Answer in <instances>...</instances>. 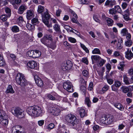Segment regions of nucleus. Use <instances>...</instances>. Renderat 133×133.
<instances>
[{"label": "nucleus", "instance_id": "58", "mask_svg": "<svg viewBox=\"0 0 133 133\" xmlns=\"http://www.w3.org/2000/svg\"><path fill=\"white\" fill-rule=\"evenodd\" d=\"M48 97L49 99L52 100H55L56 99L55 98L51 95H48Z\"/></svg>", "mask_w": 133, "mask_h": 133}, {"label": "nucleus", "instance_id": "38", "mask_svg": "<svg viewBox=\"0 0 133 133\" xmlns=\"http://www.w3.org/2000/svg\"><path fill=\"white\" fill-rule=\"evenodd\" d=\"M106 116L100 118V121L101 123L104 124H107Z\"/></svg>", "mask_w": 133, "mask_h": 133}, {"label": "nucleus", "instance_id": "24", "mask_svg": "<svg viewBox=\"0 0 133 133\" xmlns=\"http://www.w3.org/2000/svg\"><path fill=\"white\" fill-rule=\"evenodd\" d=\"M92 64H94V61H97L100 60L101 59V57L98 55H92L91 56Z\"/></svg>", "mask_w": 133, "mask_h": 133}, {"label": "nucleus", "instance_id": "22", "mask_svg": "<svg viewBox=\"0 0 133 133\" xmlns=\"http://www.w3.org/2000/svg\"><path fill=\"white\" fill-rule=\"evenodd\" d=\"M51 41V43L50 44H49V46H47L49 47L50 48L52 49H54L56 46V41H54L53 40L52 41Z\"/></svg>", "mask_w": 133, "mask_h": 133}, {"label": "nucleus", "instance_id": "21", "mask_svg": "<svg viewBox=\"0 0 133 133\" xmlns=\"http://www.w3.org/2000/svg\"><path fill=\"white\" fill-rule=\"evenodd\" d=\"M114 106L118 109L122 111L124 110V108L123 106L120 103H116L114 104Z\"/></svg>", "mask_w": 133, "mask_h": 133}, {"label": "nucleus", "instance_id": "15", "mask_svg": "<svg viewBox=\"0 0 133 133\" xmlns=\"http://www.w3.org/2000/svg\"><path fill=\"white\" fill-rule=\"evenodd\" d=\"M27 65L29 67L32 69L34 68L37 66V64L35 61H30L28 63Z\"/></svg>", "mask_w": 133, "mask_h": 133}, {"label": "nucleus", "instance_id": "59", "mask_svg": "<svg viewBox=\"0 0 133 133\" xmlns=\"http://www.w3.org/2000/svg\"><path fill=\"white\" fill-rule=\"evenodd\" d=\"M24 21L23 18L22 16H20L17 19V21L18 22L21 23Z\"/></svg>", "mask_w": 133, "mask_h": 133}, {"label": "nucleus", "instance_id": "62", "mask_svg": "<svg viewBox=\"0 0 133 133\" xmlns=\"http://www.w3.org/2000/svg\"><path fill=\"white\" fill-rule=\"evenodd\" d=\"M44 123V121L43 120H41L38 121V124L40 126H42Z\"/></svg>", "mask_w": 133, "mask_h": 133}, {"label": "nucleus", "instance_id": "32", "mask_svg": "<svg viewBox=\"0 0 133 133\" xmlns=\"http://www.w3.org/2000/svg\"><path fill=\"white\" fill-rule=\"evenodd\" d=\"M123 77L124 81L125 84L127 85L130 84V83L128 80L127 76L126 75H124Z\"/></svg>", "mask_w": 133, "mask_h": 133}, {"label": "nucleus", "instance_id": "28", "mask_svg": "<svg viewBox=\"0 0 133 133\" xmlns=\"http://www.w3.org/2000/svg\"><path fill=\"white\" fill-rule=\"evenodd\" d=\"M79 111L80 116L81 117H83L85 116V113L84 109L82 108H81L79 110Z\"/></svg>", "mask_w": 133, "mask_h": 133}, {"label": "nucleus", "instance_id": "44", "mask_svg": "<svg viewBox=\"0 0 133 133\" xmlns=\"http://www.w3.org/2000/svg\"><path fill=\"white\" fill-rule=\"evenodd\" d=\"M5 11L6 13L8 14V15H10V16L11 15V11L10 9L7 7H6L5 8Z\"/></svg>", "mask_w": 133, "mask_h": 133}, {"label": "nucleus", "instance_id": "17", "mask_svg": "<svg viewBox=\"0 0 133 133\" xmlns=\"http://www.w3.org/2000/svg\"><path fill=\"white\" fill-rule=\"evenodd\" d=\"M33 58H37L39 57L41 55V52L37 50H33Z\"/></svg>", "mask_w": 133, "mask_h": 133}, {"label": "nucleus", "instance_id": "10", "mask_svg": "<svg viewBox=\"0 0 133 133\" xmlns=\"http://www.w3.org/2000/svg\"><path fill=\"white\" fill-rule=\"evenodd\" d=\"M34 79L36 83L38 86L40 87H42L44 85L43 82L38 75H36L34 76Z\"/></svg>", "mask_w": 133, "mask_h": 133}, {"label": "nucleus", "instance_id": "19", "mask_svg": "<svg viewBox=\"0 0 133 133\" xmlns=\"http://www.w3.org/2000/svg\"><path fill=\"white\" fill-rule=\"evenodd\" d=\"M8 123V120L5 118V117L0 119V123L4 126L7 125Z\"/></svg>", "mask_w": 133, "mask_h": 133}, {"label": "nucleus", "instance_id": "11", "mask_svg": "<svg viewBox=\"0 0 133 133\" xmlns=\"http://www.w3.org/2000/svg\"><path fill=\"white\" fill-rule=\"evenodd\" d=\"M103 18L106 22L108 26H112L114 24V21L112 19L106 17L105 16H103Z\"/></svg>", "mask_w": 133, "mask_h": 133}, {"label": "nucleus", "instance_id": "23", "mask_svg": "<svg viewBox=\"0 0 133 133\" xmlns=\"http://www.w3.org/2000/svg\"><path fill=\"white\" fill-rule=\"evenodd\" d=\"M6 92L7 93H14L15 91L12 88V86L10 85H9L7 87Z\"/></svg>", "mask_w": 133, "mask_h": 133}, {"label": "nucleus", "instance_id": "20", "mask_svg": "<svg viewBox=\"0 0 133 133\" xmlns=\"http://www.w3.org/2000/svg\"><path fill=\"white\" fill-rule=\"evenodd\" d=\"M53 28L56 32H61L60 25L58 23L55 24L53 26Z\"/></svg>", "mask_w": 133, "mask_h": 133}, {"label": "nucleus", "instance_id": "30", "mask_svg": "<svg viewBox=\"0 0 133 133\" xmlns=\"http://www.w3.org/2000/svg\"><path fill=\"white\" fill-rule=\"evenodd\" d=\"M31 23L34 25H36L39 23V22L37 18H35L32 19Z\"/></svg>", "mask_w": 133, "mask_h": 133}, {"label": "nucleus", "instance_id": "52", "mask_svg": "<svg viewBox=\"0 0 133 133\" xmlns=\"http://www.w3.org/2000/svg\"><path fill=\"white\" fill-rule=\"evenodd\" d=\"M124 64L122 63H120L119 66H118V68L119 69H120L121 71H123L124 69Z\"/></svg>", "mask_w": 133, "mask_h": 133}, {"label": "nucleus", "instance_id": "56", "mask_svg": "<svg viewBox=\"0 0 133 133\" xmlns=\"http://www.w3.org/2000/svg\"><path fill=\"white\" fill-rule=\"evenodd\" d=\"M82 74L84 76L87 77L88 76L89 73L87 70H85L83 71Z\"/></svg>", "mask_w": 133, "mask_h": 133}, {"label": "nucleus", "instance_id": "9", "mask_svg": "<svg viewBox=\"0 0 133 133\" xmlns=\"http://www.w3.org/2000/svg\"><path fill=\"white\" fill-rule=\"evenodd\" d=\"M63 86L64 88L69 92H72L73 91L72 84L69 81H68L64 82Z\"/></svg>", "mask_w": 133, "mask_h": 133}, {"label": "nucleus", "instance_id": "46", "mask_svg": "<svg viewBox=\"0 0 133 133\" xmlns=\"http://www.w3.org/2000/svg\"><path fill=\"white\" fill-rule=\"evenodd\" d=\"M121 82L118 81H116L115 82L114 85L115 87H116L117 88H119L121 85Z\"/></svg>", "mask_w": 133, "mask_h": 133}, {"label": "nucleus", "instance_id": "51", "mask_svg": "<svg viewBox=\"0 0 133 133\" xmlns=\"http://www.w3.org/2000/svg\"><path fill=\"white\" fill-rule=\"evenodd\" d=\"M79 3L81 4H87L88 3V1L87 0H79Z\"/></svg>", "mask_w": 133, "mask_h": 133}, {"label": "nucleus", "instance_id": "34", "mask_svg": "<svg viewBox=\"0 0 133 133\" xmlns=\"http://www.w3.org/2000/svg\"><path fill=\"white\" fill-rule=\"evenodd\" d=\"M85 103L89 107H90L91 103L89 97H87L85 98Z\"/></svg>", "mask_w": 133, "mask_h": 133}, {"label": "nucleus", "instance_id": "16", "mask_svg": "<svg viewBox=\"0 0 133 133\" xmlns=\"http://www.w3.org/2000/svg\"><path fill=\"white\" fill-rule=\"evenodd\" d=\"M26 9L27 7L25 5H21L20 6L18 10V12L20 14H22Z\"/></svg>", "mask_w": 133, "mask_h": 133}, {"label": "nucleus", "instance_id": "53", "mask_svg": "<svg viewBox=\"0 0 133 133\" xmlns=\"http://www.w3.org/2000/svg\"><path fill=\"white\" fill-rule=\"evenodd\" d=\"M93 84L92 82L90 83L88 89L90 91H91L93 89Z\"/></svg>", "mask_w": 133, "mask_h": 133}, {"label": "nucleus", "instance_id": "3", "mask_svg": "<svg viewBox=\"0 0 133 133\" xmlns=\"http://www.w3.org/2000/svg\"><path fill=\"white\" fill-rule=\"evenodd\" d=\"M16 79L17 84L22 87L27 85V81L24 76L22 74L18 73L16 76Z\"/></svg>", "mask_w": 133, "mask_h": 133}, {"label": "nucleus", "instance_id": "48", "mask_svg": "<svg viewBox=\"0 0 133 133\" xmlns=\"http://www.w3.org/2000/svg\"><path fill=\"white\" fill-rule=\"evenodd\" d=\"M109 12L110 14L112 15L116 14L117 13L114 8L109 10Z\"/></svg>", "mask_w": 133, "mask_h": 133}, {"label": "nucleus", "instance_id": "2", "mask_svg": "<svg viewBox=\"0 0 133 133\" xmlns=\"http://www.w3.org/2000/svg\"><path fill=\"white\" fill-rule=\"evenodd\" d=\"M65 120L68 124L71 126H74L78 123V119L74 115L70 114L65 116Z\"/></svg>", "mask_w": 133, "mask_h": 133}, {"label": "nucleus", "instance_id": "6", "mask_svg": "<svg viewBox=\"0 0 133 133\" xmlns=\"http://www.w3.org/2000/svg\"><path fill=\"white\" fill-rule=\"evenodd\" d=\"M48 111L49 112L55 116L58 115L60 112V110L58 107L57 106H50L49 105L47 107Z\"/></svg>", "mask_w": 133, "mask_h": 133}, {"label": "nucleus", "instance_id": "13", "mask_svg": "<svg viewBox=\"0 0 133 133\" xmlns=\"http://www.w3.org/2000/svg\"><path fill=\"white\" fill-rule=\"evenodd\" d=\"M126 57L129 59H130L133 57V54L130 50H129V49H127V51L125 52Z\"/></svg>", "mask_w": 133, "mask_h": 133}, {"label": "nucleus", "instance_id": "36", "mask_svg": "<svg viewBox=\"0 0 133 133\" xmlns=\"http://www.w3.org/2000/svg\"><path fill=\"white\" fill-rule=\"evenodd\" d=\"M114 8L115 10V11L117 13H121L122 12L121 9L120 7L118 5L115 6Z\"/></svg>", "mask_w": 133, "mask_h": 133}, {"label": "nucleus", "instance_id": "1", "mask_svg": "<svg viewBox=\"0 0 133 133\" xmlns=\"http://www.w3.org/2000/svg\"><path fill=\"white\" fill-rule=\"evenodd\" d=\"M28 114L32 116L38 117L42 113L41 108L38 106H34L29 107L26 110Z\"/></svg>", "mask_w": 133, "mask_h": 133}, {"label": "nucleus", "instance_id": "29", "mask_svg": "<svg viewBox=\"0 0 133 133\" xmlns=\"http://www.w3.org/2000/svg\"><path fill=\"white\" fill-rule=\"evenodd\" d=\"M12 31L14 32H17L19 31V29L18 27L16 25L13 26L12 27Z\"/></svg>", "mask_w": 133, "mask_h": 133}, {"label": "nucleus", "instance_id": "63", "mask_svg": "<svg viewBox=\"0 0 133 133\" xmlns=\"http://www.w3.org/2000/svg\"><path fill=\"white\" fill-rule=\"evenodd\" d=\"M107 80L108 83L110 85L112 84L114 82L113 80L111 79L107 78Z\"/></svg>", "mask_w": 133, "mask_h": 133}, {"label": "nucleus", "instance_id": "26", "mask_svg": "<svg viewBox=\"0 0 133 133\" xmlns=\"http://www.w3.org/2000/svg\"><path fill=\"white\" fill-rule=\"evenodd\" d=\"M109 88V86L108 85H105L99 91V93L101 94H104L107 90Z\"/></svg>", "mask_w": 133, "mask_h": 133}, {"label": "nucleus", "instance_id": "61", "mask_svg": "<svg viewBox=\"0 0 133 133\" xmlns=\"http://www.w3.org/2000/svg\"><path fill=\"white\" fill-rule=\"evenodd\" d=\"M117 48L118 49H121L123 48V46L122 44L120 43H118L117 45Z\"/></svg>", "mask_w": 133, "mask_h": 133}, {"label": "nucleus", "instance_id": "31", "mask_svg": "<svg viewBox=\"0 0 133 133\" xmlns=\"http://www.w3.org/2000/svg\"><path fill=\"white\" fill-rule=\"evenodd\" d=\"M132 42L131 40H128L126 41L125 43V45L128 47H130L131 46Z\"/></svg>", "mask_w": 133, "mask_h": 133}, {"label": "nucleus", "instance_id": "55", "mask_svg": "<svg viewBox=\"0 0 133 133\" xmlns=\"http://www.w3.org/2000/svg\"><path fill=\"white\" fill-rule=\"evenodd\" d=\"M13 128H15V129L16 130V132L17 131H19V129H20L21 128H22L19 125H15L14 127Z\"/></svg>", "mask_w": 133, "mask_h": 133}, {"label": "nucleus", "instance_id": "64", "mask_svg": "<svg viewBox=\"0 0 133 133\" xmlns=\"http://www.w3.org/2000/svg\"><path fill=\"white\" fill-rule=\"evenodd\" d=\"M128 4H127L125 3V2H124L122 3V8L123 9H125L126 8Z\"/></svg>", "mask_w": 133, "mask_h": 133}, {"label": "nucleus", "instance_id": "42", "mask_svg": "<svg viewBox=\"0 0 133 133\" xmlns=\"http://www.w3.org/2000/svg\"><path fill=\"white\" fill-rule=\"evenodd\" d=\"M54 127V124L53 123H51L48 125L47 127V129L49 130H50L53 129Z\"/></svg>", "mask_w": 133, "mask_h": 133}, {"label": "nucleus", "instance_id": "4", "mask_svg": "<svg viewBox=\"0 0 133 133\" xmlns=\"http://www.w3.org/2000/svg\"><path fill=\"white\" fill-rule=\"evenodd\" d=\"M42 17L43 22L48 27L50 28L52 27V24L50 22V16L47 10L44 14H42Z\"/></svg>", "mask_w": 133, "mask_h": 133}, {"label": "nucleus", "instance_id": "45", "mask_svg": "<svg viewBox=\"0 0 133 133\" xmlns=\"http://www.w3.org/2000/svg\"><path fill=\"white\" fill-rule=\"evenodd\" d=\"M68 40L69 41L72 43H74L76 42L75 39L71 37H68Z\"/></svg>", "mask_w": 133, "mask_h": 133}, {"label": "nucleus", "instance_id": "47", "mask_svg": "<svg viewBox=\"0 0 133 133\" xmlns=\"http://www.w3.org/2000/svg\"><path fill=\"white\" fill-rule=\"evenodd\" d=\"M26 27L28 29L30 30L34 28V26L30 24L27 23L26 25Z\"/></svg>", "mask_w": 133, "mask_h": 133}, {"label": "nucleus", "instance_id": "43", "mask_svg": "<svg viewBox=\"0 0 133 133\" xmlns=\"http://www.w3.org/2000/svg\"><path fill=\"white\" fill-rule=\"evenodd\" d=\"M27 55L29 57H32L33 58V50L28 51L27 53Z\"/></svg>", "mask_w": 133, "mask_h": 133}, {"label": "nucleus", "instance_id": "5", "mask_svg": "<svg viewBox=\"0 0 133 133\" xmlns=\"http://www.w3.org/2000/svg\"><path fill=\"white\" fill-rule=\"evenodd\" d=\"M11 112L14 115L19 118H22L24 116L22 110L18 108H12L11 109Z\"/></svg>", "mask_w": 133, "mask_h": 133}, {"label": "nucleus", "instance_id": "12", "mask_svg": "<svg viewBox=\"0 0 133 133\" xmlns=\"http://www.w3.org/2000/svg\"><path fill=\"white\" fill-rule=\"evenodd\" d=\"M26 17L28 20H30L34 16V11L32 10H28L26 13Z\"/></svg>", "mask_w": 133, "mask_h": 133}, {"label": "nucleus", "instance_id": "8", "mask_svg": "<svg viewBox=\"0 0 133 133\" xmlns=\"http://www.w3.org/2000/svg\"><path fill=\"white\" fill-rule=\"evenodd\" d=\"M72 65L71 62L70 60L63 62L61 65V69L64 71L69 70Z\"/></svg>", "mask_w": 133, "mask_h": 133}, {"label": "nucleus", "instance_id": "57", "mask_svg": "<svg viewBox=\"0 0 133 133\" xmlns=\"http://www.w3.org/2000/svg\"><path fill=\"white\" fill-rule=\"evenodd\" d=\"M82 62L85 63L87 65L88 64V61L87 58H83L82 59Z\"/></svg>", "mask_w": 133, "mask_h": 133}, {"label": "nucleus", "instance_id": "35", "mask_svg": "<svg viewBox=\"0 0 133 133\" xmlns=\"http://www.w3.org/2000/svg\"><path fill=\"white\" fill-rule=\"evenodd\" d=\"M92 53L94 54H101V51L98 48H95L92 51Z\"/></svg>", "mask_w": 133, "mask_h": 133}, {"label": "nucleus", "instance_id": "14", "mask_svg": "<svg viewBox=\"0 0 133 133\" xmlns=\"http://www.w3.org/2000/svg\"><path fill=\"white\" fill-rule=\"evenodd\" d=\"M106 122L107 124L111 123L114 121V118L113 116L111 115L106 116Z\"/></svg>", "mask_w": 133, "mask_h": 133}, {"label": "nucleus", "instance_id": "37", "mask_svg": "<svg viewBox=\"0 0 133 133\" xmlns=\"http://www.w3.org/2000/svg\"><path fill=\"white\" fill-rule=\"evenodd\" d=\"M44 7L41 5H39L38 7L37 11L39 13H41L43 11Z\"/></svg>", "mask_w": 133, "mask_h": 133}, {"label": "nucleus", "instance_id": "39", "mask_svg": "<svg viewBox=\"0 0 133 133\" xmlns=\"http://www.w3.org/2000/svg\"><path fill=\"white\" fill-rule=\"evenodd\" d=\"M6 63L4 59L3 58L0 61V66L2 67L4 66L5 65Z\"/></svg>", "mask_w": 133, "mask_h": 133}, {"label": "nucleus", "instance_id": "25", "mask_svg": "<svg viewBox=\"0 0 133 133\" xmlns=\"http://www.w3.org/2000/svg\"><path fill=\"white\" fill-rule=\"evenodd\" d=\"M10 17V15H3L0 16V18L3 21H6L8 17Z\"/></svg>", "mask_w": 133, "mask_h": 133}, {"label": "nucleus", "instance_id": "49", "mask_svg": "<svg viewBox=\"0 0 133 133\" xmlns=\"http://www.w3.org/2000/svg\"><path fill=\"white\" fill-rule=\"evenodd\" d=\"M71 21L72 22L74 23H75L77 24H79L81 26V25L79 24V22L77 21V18H75L74 17H73L71 19Z\"/></svg>", "mask_w": 133, "mask_h": 133}, {"label": "nucleus", "instance_id": "40", "mask_svg": "<svg viewBox=\"0 0 133 133\" xmlns=\"http://www.w3.org/2000/svg\"><path fill=\"white\" fill-rule=\"evenodd\" d=\"M86 87L84 85H82L80 87V90L85 95L86 94Z\"/></svg>", "mask_w": 133, "mask_h": 133}, {"label": "nucleus", "instance_id": "41", "mask_svg": "<svg viewBox=\"0 0 133 133\" xmlns=\"http://www.w3.org/2000/svg\"><path fill=\"white\" fill-rule=\"evenodd\" d=\"M81 46L82 49L87 53L89 52V50L83 44L81 43Z\"/></svg>", "mask_w": 133, "mask_h": 133}, {"label": "nucleus", "instance_id": "7", "mask_svg": "<svg viewBox=\"0 0 133 133\" xmlns=\"http://www.w3.org/2000/svg\"><path fill=\"white\" fill-rule=\"evenodd\" d=\"M48 40L50 41L53 40L52 36L50 35H46L44 36V37L41 39V42L44 45L48 46H49L48 44L49 41Z\"/></svg>", "mask_w": 133, "mask_h": 133}, {"label": "nucleus", "instance_id": "50", "mask_svg": "<svg viewBox=\"0 0 133 133\" xmlns=\"http://www.w3.org/2000/svg\"><path fill=\"white\" fill-rule=\"evenodd\" d=\"M4 116V112L2 110H0V119Z\"/></svg>", "mask_w": 133, "mask_h": 133}, {"label": "nucleus", "instance_id": "18", "mask_svg": "<svg viewBox=\"0 0 133 133\" xmlns=\"http://www.w3.org/2000/svg\"><path fill=\"white\" fill-rule=\"evenodd\" d=\"M116 3V1L114 0L110 1L109 0H107L104 5L105 6H111L115 5Z\"/></svg>", "mask_w": 133, "mask_h": 133}, {"label": "nucleus", "instance_id": "60", "mask_svg": "<svg viewBox=\"0 0 133 133\" xmlns=\"http://www.w3.org/2000/svg\"><path fill=\"white\" fill-rule=\"evenodd\" d=\"M128 73L130 76H133V68H131L128 70Z\"/></svg>", "mask_w": 133, "mask_h": 133}, {"label": "nucleus", "instance_id": "33", "mask_svg": "<svg viewBox=\"0 0 133 133\" xmlns=\"http://www.w3.org/2000/svg\"><path fill=\"white\" fill-rule=\"evenodd\" d=\"M121 90L122 92L124 93H127L129 91V89L128 87L124 86L122 87L121 88Z\"/></svg>", "mask_w": 133, "mask_h": 133}, {"label": "nucleus", "instance_id": "54", "mask_svg": "<svg viewBox=\"0 0 133 133\" xmlns=\"http://www.w3.org/2000/svg\"><path fill=\"white\" fill-rule=\"evenodd\" d=\"M92 128L94 131H96L97 130H98L99 128L100 127L98 125H95L93 126Z\"/></svg>", "mask_w": 133, "mask_h": 133}, {"label": "nucleus", "instance_id": "27", "mask_svg": "<svg viewBox=\"0 0 133 133\" xmlns=\"http://www.w3.org/2000/svg\"><path fill=\"white\" fill-rule=\"evenodd\" d=\"M99 61L98 62V66H102L105 64L106 61L105 59H102L101 58V59L99 60Z\"/></svg>", "mask_w": 133, "mask_h": 133}]
</instances>
